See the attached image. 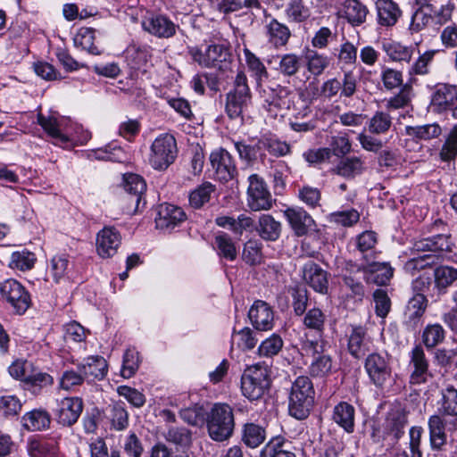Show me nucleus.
I'll return each instance as SVG.
<instances>
[{
  "label": "nucleus",
  "instance_id": "obj_1",
  "mask_svg": "<svg viewBox=\"0 0 457 457\" xmlns=\"http://www.w3.org/2000/svg\"><path fill=\"white\" fill-rule=\"evenodd\" d=\"M315 391L311 378L299 376L292 383L288 398L289 414L296 420L306 419L314 403Z\"/></svg>",
  "mask_w": 457,
  "mask_h": 457
},
{
  "label": "nucleus",
  "instance_id": "obj_2",
  "mask_svg": "<svg viewBox=\"0 0 457 457\" xmlns=\"http://www.w3.org/2000/svg\"><path fill=\"white\" fill-rule=\"evenodd\" d=\"M37 122L44 129L56 145H66L77 134L81 128L73 123L70 118L61 116L56 112L45 115L42 112L37 114Z\"/></svg>",
  "mask_w": 457,
  "mask_h": 457
},
{
  "label": "nucleus",
  "instance_id": "obj_3",
  "mask_svg": "<svg viewBox=\"0 0 457 457\" xmlns=\"http://www.w3.org/2000/svg\"><path fill=\"white\" fill-rule=\"evenodd\" d=\"M252 106V94L244 72H238L234 87L226 96L225 112L229 119L243 120Z\"/></svg>",
  "mask_w": 457,
  "mask_h": 457
},
{
  "label": "nucleus",
  "instance_id": "obj_4",
  "mask_svg": "<svg viewBox=\"0 0 457 457\" xmlns=\"http://www.w3.org/2000/svg\"><path fill=\"white\" fill-rule=\"evenodd\" d=\"M178 156L175 137L169 133L159 135L152 143L147 157L149 165L155 170H166Z\"/></svg>",
  "mask_w": 457,
  "mask_h": 457
},
{
  "label": "nucleus",
  "instance_id": "obj_5",
  "mask_svg": "<svg viewBox=\"0 0 457 457\" xmlns=\"http://www.w3.org/2000/svg\"><path fill=\"white\" fill-rule=\"evenodd\" d=\"M207 428L212 439L222 442L231 436L235 421L232 408L226 403H215L207 414Z\"/></svg>",
  "mask_w": 457,
  "mask_h": 457
},
{
  "label": "nucleus",
  "instance_id": "obj_6",
  "mask_svg": "<svg viewBox=\"0 0 457 457\" xmlns=\"http://www.w3.org/2000/svg\"><path fill=\"white\" fill-rule=\"evenodd\" d=\"M270 386V370L266 365L258 363L251 366L242 375V394L251 401L262 398Z\"/></svg>",
  "mask_w": 457,
  "mask_h": 457
},
{
  "label": "nucleus",
  "instance_id": "obj_7",
  "mask_svg": "<svg viewBox=\"0 0 457 457\" xmlns=\"http://www.w3.org/2000/svg\"><path fill=\"white\" fill-rule=\"evenodd\" d=\"M0 298L10 304L18 314H23L30 305V295L16 279H6L0 283Z\"/></svg>",
  "mask_w": 457,
  "mask_h": 457
},
{
  "label": "nucleus",
  "instance_id": "obj_8",
  "mask_svg": "<svg viewBox=\"0 0 457 457\" xmlns=\"http://www.w3.org/2000/svg\"><path fill=\"white\" fill-rule=\"evenodd\" d=\"M364 368L370 382L377 387H384L391 378L392 368L386 354L370 353L365 360Z\"/></svg>",
  "mask_w": 457,
  "mask_h": 457
},
{
  "label": "nucleus",
  "instance_id": "obj_9",
  "mask_svg": "<svg viewBox=\"0 0 457 457\" xmlns=\"http://www.w3.org/2000/svg\"><path fill=\"white\" fill-rule=\"evenodd\" d=\"M247 204L252 211L269 210L272 206L271 195L263 179L256 174L249 177Z\"/></svg>",
  "mask_w": 457,
  "mask_h": 457
},
{
  "label": "nucleus",
  "instance_id": "obj_10",
  "mask_svg": "<svg viewBox=\"0 0 457 457\" xmlns=\"http://www.w3.org/2000/svg\"><path fill=\"white\" fill-rule=\"evenodd\" d=\"M209 160L218 180L228 182L237 176V170L235 161L227 150L220 148L212 152Z\"/></svg>",
  "mask_w": 457,
  "mask_h": 457
},
{
  "label": "nucleus",
  "instance_id": "obj_11",
  "mask_svg": "<svg viewBox=\"0 0 457 457\" xmlns=\"http://www.w3.org/2000/svg\"><path fill=\"white\" fill-rule=\"evenodd\" d=\"M83 411V402L79 397H64L57 402L55 410L59 424L71 427L75 424Z\"/></svg>",
  "mask_w": 457,
  "mask_h": 457
},
{
  "label": "nucleus",
  "instance_id": "obj_12",
  "mask_svg": "<svg viewBox=\"0 0 457 457\" xmlns=\"http://www.w3.org/2000/svg\"><path fill=\"white\" fill-rule=\"evenodd\" d=\"M123 188L126 193L124 201L130 204L128 212H136L139 209L146 184L142 177L137 174H128L123 179Z\"/></svg>",
  "mask_w": 457,
  "mask_h": 457
},
{
  "label": "nucleus",
  "instance_id": "obj_13",
  "mask_svg": "<svg viewBox=\"0 0 457 457\" xmlns=\"http://www.w3.org/2000/svg\"><path fill=\"white\" fill-rule=\"evenodd\" d=\"M144 30L159 38H169L175 35L177 25L162 14H150L142 21Z\"/></svg>",
  "mask_w": 457,
  "mask_h": 457
},
{
  "label": "nucleus",
  "instance_id": "obj_14",
  "mask_svg": "<svg viewBox=\"0 0 457 457\" xmlns=\"http://www.w3.org/2000/svg\"><path fill=\"white\" fill-rule=\"evenodd\" d=\"M410 367L411 370L410 382L411 384L426 383L429 373V361L420 345H415L410 353Z\"/></svg>",
  "mask_w": 457,
  "mask_h": 457
},
{
  "label": "nucleus",
  "instance_id": "obj_15",
  "mask_svg": "<svg viewBox=\"0 0 457 457\" xmlns=\"http://www.w3.org/2000/svg\"><path fill=\"white\" fill-rule=\"evenodd\" d=\"M121 244V236L114 227H104L96 237V251L103 258L113 256Z\"/></svg>",
  "mask_w": 457,
  "mask_h": 457
},
{
  "label": "nucleus",
  "instance_id": "obj_16",
  "mask_svg": "<svg viewBox=\"0 0 457 457\" xmlns=\"http://www.w3.org/2000/svg\"><path fill=\"white\" fill-rule=\"evenodd\" d=\"M248 317L257 330H270L274 326V312L264 301H255L248 312Z\"/></svg>",
  "mask_w": 457,
  "mask_h": 457
},
{
  "label": "nucleus",
  "instance_id": "obj_17",
  "mask_svg": "<svg viewBox=\"0 0 457 457\" xmlns=\"http://www.w3.org/2000/svg\"><path fill=\"white\" fill-rule=\"evenodd\" d=\"M365 262L358 267V270L367 275V280L377 285H386L393 277V268L386 262H370L367 255H363Z\"/></svg>",
  "mask_w": 457,
  "mask_h": 457
},
{
  "label": "nucleus",
  "instance_id": "obj_18",
  "mask_svg": "<svg viewBox=\"0 0 457 457\" xmlns=\"http://www.w3.org/2000/svg\"><path fill=\"white\" fill-rule=\"evenodd\" d=\"M186 220V213L178 206L164 204L159 208L155 219L156 228L162 230H171Z\"/></svg>",
  "mask_w": 457,
  "mask_h": 457
},
{
  "label": "nucleus",
  "instance_id": "obj_19",
  "mask_svg": "<svg viewBox=\"0 0 457 457\" xmlns=\"http://www.w3.org/2000/svg\"><path fill=\"white\" fill-rule=\"evenodd\" d=\"M284 216L297 237L306 235L314 225L312 216L301 207L287 208Z\"/></svg>",
  "mask_w": 457,
  "mask_h": 457
},
{
  "label": "nucleus",
  "instance_id": "obj_20",
  "mask_svg": "<svg viewBox=\"0 0 457 457\" xmlns=\"http://www.w3.org/2000/svg\"><path fill=\"white\" fill-rule=\"evenodd\" d=\"M457 103V87L450 84H438L431 96V104L438 112L452 109Z\"/></svg>",
  "mask_w": 457,
  "mask_h": 457
},
{
  "label": "nucleus",
  "instance_id": "obj_21",
  "mask_svg": "<svg viewBox=\"0 0 457 457\" xmlns=\"http://www.w3.org/2000/svg\"><path fill=\"white\" fill-rule=\"evenodd\" d=\"M372 342L367 335L366 330L361 327L352 328L348 336V351L352 356L360 359L370 351Z\"/></svg>",
  "mask_w": 457,
  "mask_h": 457
},
{
  "label": "nucleus",
  "instance_id": "obj_22",
  "mask_svg": "<svg viewBox=\"0 0 457 457\" xmlns=\"http://www.w3.org/2000/svg\"><path fill=\"white\" fill-rule=\"evenodd\" d=\"M215 223L224 228L229 229L236 237H241L244 231H252L254 228V220L246 215L240 214L237 218L233 216H219L215 219Z\"/></svg>",
  "mask_w": 457,
  "mask_h": 457
},
{
  "label": "nucleus",
  "instance_id": "obj_23",
  "mask_svg": "<svg viewBox=\"0 0 457 457\" xmlns=\"http://www.w3.org/2000/svg\"><path fill=\"white\" fill-rule=\"evenodd\" d=\"M303 278L315 291L319 293H327L328 291V274L315 262L309 261L303 268Z\"/></svg>",
  "mask_w": 457,
  "mask_h": 457
},
{
  "label": "nucleus",
  "instance_id": "obj_24",
  "mask_svg": "<svg viewBox=\"0 0 457 457\" xmlns=\"http://www.w3.org/2000/svg\"><path fill=\"white\" fill-rule=\"evenodd\" d=\"M26 448L30 457H54L58 452L57 442L54 438L40 436L29 437Z\"/></svg>",
  "mask_w": 457,
  "mask_h": 457
},
{
  "label": "nucleus",
  "instance_id": "obj_25",
  "mask_svg": "<svg viewBox=\"0 0 457 457\" xmlns=\"http://www.w3.org/2000/svg\"><path fill=\"white\" fill-rule=\"evenodd\" d=\"M453 243L451 239V236L439 234L431 237L422 238L416 241L413 245V248L418 252H452Z\"/></svg>",
  "mask_w": 457,
  "mask_h": 457
},
{
  "label": "nucleus",
  "instance_id": "obj_26",
  "mask_svg": "<svg viewBox=\"0 0 457 457\" xmlns=\"http://www.w3.org/2000/svg\"><path fill=\"white\" fill-rule=\"evenodd\" d=\"M78 369L83 372L86 378H93L103 379L107 373V361L99 355L88 356L84 361L78 365Z\"/></svg>",
  "mask_w": 457,
  "mask_h": 457
},
{
  "label": "nucleus",
  "instance_id": "obj_27",
  "mask_svg": "<svg viewBox=\"0 0 457 457\" xmlns=\"http://www.w3.org/2000/svg\"><path fill=\"white\" fill-rule=\"evenodd\" d=\"M376 8L378 23L382 26L395 25L401 16L398 4L392 0H377Z\"/></svg>",
  "mask_w": 457,
  "mask_h": 457
},
{
  "label": "nucleus",
  "instance_id": "obj_28",
  "mask_svg": "<svg viewBox=\"0 0 457 457\" xmlns=\"http://www.w3.org/2000/svg\"><path fill=\"white\" fill-rule=\"evenodd\" d=\"M254 228L258 235L266 241H276L281 234V223L270 214H262Z\"/></svg>",
  "mask_w": 457,
  "mask_h": 457
},
{
  "label": "nucleus",
  "instance_id": "obj_29",
  "mask_svg": "<svg viewBox=\"0 0 457 457\" xmlns=\"http://www.w3.org/2000/svg\"><path fill=\"white\" fill-rule=\"evenodd\" d=\"M354 407L345 402L337 404L333 411L334 421L345 432L353 433L354 430Z\"/></svg>",
  "mask_w": 457,
  "mask_h": 457
},
{
  "label": "nucleus",
  "instance_id": "obj_30",
  "mask_svg": "<svg viewBox=\"0 0 457 457\" xmlns=\"http://www.w3.org/2000/svg\"><path fill=\"white\" fill-rule=\"evenodd\" d=\"M263 97L265 101L270 104L279 108H289L290 100L288 99L291 91L289 88L278 84L269 86L267 88L262 89Z\"/></svg>",
  "mask_w": 457,
  "mask_h": 457
},
{
  "label": "nucleus",
  "instance_id": "obj_31",
  "mask_svg": "<svg viewBox=\"0 0 457 457\" xmlns=\"http://www.w3.org/2000/svg\"><path fill=\"white\" fill-rule=\"evenodd\" d=\"M364 170V162L361 157L351 156L341 159L332 169V172L346 179H353Z\"/></svg>",
  "mask_w": 457,
  "mask_h": 457
},
{
  "label": "nucleus",
  "instance_id": "obj_32",
  "mask_svg": "<svg viewBox=\"0 0 457 457\" xmlns=\"http://www.w3.org/2000/svg\"><path fill=\"white\" fill-rule=\"evenodd\" d=\"M23 426L31 431H40L50 427L51 417L48 411L43 409H35L22 417Z\"/></svg>",
  "mask_w": 457,
  "mask_h": 457
},
{
  "label": "nucleus",
  "instance_id": "obj_33",
  "mask_svg": "<svg viewBox=\"0 0 457 457\" xmlns=\"http://www.w3.org/2000/svg\"><path fill=\"white\" fill-rule=\"evenodd\" d=\"M54 378L46 373L39 370H31L25 378L24 386L33 395H39L44 389L52 386Z\"/></svg>",
  "mask_w": 457,
  "mask_h": 457
},
{
  "label": "nucleus",
  "instance_id": "obj_34",
  "mask_svg": "<svg viewBox=\"0 0 457 457\" xmlns=\"http://www.w3.org/2000/svg\"><path fill=\"white\" fill-rule=\"evenodd\" d=\"M342 12L349 23L353 26H359L366 21L369 11L358 0H347L344 4Z\"/></svg>",
  "mask_w": 457,
  "mask_h": 457
},
{
  "label": "nucleus",
  "instance_id": "obj_35",
  "mask_svg": "<svg viewBox=\"0 0 457 457\" xmlns=\"http://www.w3.org/2000/svg\"><path fill=\"white\" fill-rule=\"evenodd\" d=\"M265 29L269 42L277 47L285 46L290 37L289 29L275 19H271Z\"/></svg>",
  "mask_w": 457,
  "mask_h": 457
},
{
  "label": "nucleus",
  "instance_id": "obj_36",
  "mask_svg": "<svg viewBox=\"0 0 457 457\" xmlns=\"http://www.w3.org/2000/svg\"><path fill=\"white\" fill-rule=\"evenodd\" d=\"M278 60L277 71L286 77L295 76L302 68V57L290 53L277 55Z\"/></svg>",
  "mask_w": 457,
  "mask_h": 457
},
{
  "label": "nucleus",
  "instance_id": "obj_37",
  "mask_svg": "<svg viewBox=\"0 0 457 457\" xmlns=\"http://www.w3.org/2000/svg\"><path fill=\"white\" fill-rule=\"evenodd\" d=\"M382 49L394 62H409L413 54V48L395 41H384Z\"/></svg>",
  "mask_w": 457,
  "mask_h": 457
},
{
  "label": "nucleus",
  "instance_id": "obj_38",
  "mask_svg": "<svg viewBox=\"0 0 457 457\" xmlns=\"http://www.w3.org/2000/svg\"><path fill=\"white\" fill-rule=\"evenodd\" d=\"M428 428L432 448L440 449L446 443L444 420L439 415L431 416L428 420Z\"/></svg>",
  "mask_w": 457,
  "mask_h": 457
},
{
  "label": "nucleus",
  "instance_id": "obj_39",
  "mask_svg": "<svg viewBox=\"0 0 457 457\" xmlns=\"http://www.w3.org/2000/svg\"><path fill=\"white\" fill-rule=\"evenodd\" d=\"M427 302L425 295L420 293H417L409 300L405 316L410 323L415 325L420 320L426 311Z\"/></svg>",
  "mask_w": 457,
  "mask_h": 457
},
{
  "label": "nucleus",
  "instance_id": "obj_40",
  "mask_svg": "<svg viewBox=\"0 0 457 457\" xmlns=\"http://www.w3.org/2000/svg\"><path fill=\"white\" fill-rule=\"evenodd\" d=\"M266 439L264 428L254 423H246L242 432L243 442L251 448L258 447Z\"/></svg>",
  "mask_w": 457,
  "mask_h": 457
},
{
  "label": "nucleus",
  "instance_id": "obj_41",
  "mask_svg": "<svg viewBox=\"0 0 457 457\" xmlns=\"http://www.w3.org/2000/svg\"><path fill=\"white\" fill-rule=\"evenodd\" d=\"M259 146L265 149L275 157H283L290 154L291 146L286 141H281L275 137L264 136L259 139Z\"/></svg>",
  "mask_w": 457,
  "mask_h": 457
},
{
  "label": "nucleus",
  "instance_id": "obj_42",
  "mask_svg": "<svg viewBox=\"0 0 457 457\" xmlns=\"http://www.w3.org/2000/svg\"><path fill=\"white\" fill-rule=\"evenodd\" d=\"M74 45L92 54H101L98 46L95 45V29L92 28H80L74 37Z\"/></svg>",
  "mask_w": 457,
  "mask_h": 457
},
{
  "label": "nucleus",
  "instance_id": "obj_43",
  "mask_svg": "<svg viewBox=\"0 0 457 457\" xmlns=\"http://www.w3.org/2000/svg\"><path fill=\"white\" fill-rule=\"evenodd\" d=\"M108 419L116 430H123L129 425V413L123 402H114L109 405Z\"/></svg>",
  "mask_w": 457,
  "mask_h": 457
},
{
  "label": "nucleus",
  "instance_id": "obj_44",
  "mask_svg": "<svg viewBox=\"0 0 457 457\" xmlns=\"http://www.w3.org/2000/svg\"><path fill=\"white\" fill-rule=\"evenodd\" d=\"M406 416L395 411L388 413L384 427L387 436H392L394 439L399 438L403 433V428L406 425Z\"/></svg>",
  "mask_w": 457,
  "mask_h": 457
},
{
  "label": "nucleus",
  "instance_id": "obj_45",
  "mask_svg": "<svg viewBox=\"0 0 457 457\" xmlns=\"http://www.w3.org/2000/svg\"><path fill=\"white\" fill-rule=\"evenodd\" d=\"M438 254L426 253L411 258L404 264L406 273L414 276L418 271L423 270L438 261Z\"/></svg>",
  "mask_w": 457,
  "mask_h": 457
},
{
  "label": "nucleus",
  "instance_id": "obj_46",
  "mask_svg": "<svg viewBox=\"0 0 457 457\" xmlns=\"http://www.w3.org/2000/svg\"><path fill=\"white\" fill-rule=\"evenodd\" d=\"M257 343L256 333L248 327L243 328L238 331L234 330L233 332L232 344H236L243 351L253 349Z\"/></svg>",
  "mask_w": 457,
  "mask_h": 457
},
{
  "label": "nucleus",
  "instance_id": "obj_47",
  "mask_svg": "<svg viewBox=\"0 0 457 457\" xmlns=\"http://www.w3.org/2000/svg\"><path fill=\"white\" fill-rule=\"evenodd\" d=\"M215 245L218 254L228 261L236 260L237 250L232 238L225 232L215 237Z\"/></svg>",
  "mask_w": 457,
  "mask_h": 457
},
{
  "label": "nucleus",
  "instance_id": "obj_48",
  "mask_svg": "<svg viewBox=\"0 0 457 457\" xmlns=\"http://www.w3.org/2000/svg\"><path fill=\"white\" fill-rule=\"evenodd\" d=\"M438 411L444 415L457 416V389L447 386L442 391Z\"/></svg>",
  "mask_w": 457,
  "mask_h": 457
},
{
  "label": "nucleus",
  "instance_id": "obj_49",
  "mask_svg": "<svg viewBox=\"0 0 457 457\" xmlns=\"http://www.w3.org/2000/svg\"><path fill=\"white\" fill-rule=\"evenodd\" d=\"M405 131L408 136L417 139L430 140L441 134V128L439 125L433 123L422 126H407Z\"/></svg>",
  "mask_w": 457,
  "mask_h": 457
},
{
  "label": "nucleus",
  "instance_id": "obj_50",
  "mask_svg": "<svg viewBox=\"0 0 457 457\" xmlns=\"http://www.w3.org/2000/svg\"><path fill=\"white\" fill-rule=\"evenodd\" d=\"M260 457H296L295 454L285 448L282 437L272 438L261 451Z\"/></svg>",
  "mask_w": 457,
  "mask_h": 457
},
{
  "label": "nucleus",
  "instance_id": "obj_51",
  "mask_svg": "<svg viewBox=\"0 0 457 457\" xmlns=\"http://www.w3.org/2000/svg\"><path fill=\"white\" fill-rule=\"evenodd\" d=\"M422 342L428 349H432L445 339V329L440 324H429L422 332Z\"/></svg>",
  "mask_w": 457,
  "mask_h": 457
},
{
  "label": "nucleus",
  "instance_id": "obj_52",
  "mask_svg": "<svg viewBox=\"0 0 457 457\" xmlns=\"http://www.w3.org/2000/svg\"><path fill=\"white\" fill-rule=\"evenodd\" d=\"M440 158L444 162L454 160L457 156V124L454 125L445 136V142L440 149Z\"/></svg>",
  "mask_w": 457,
  "mask_h": 457
},
{
  "label": "nucleus",
  "instance_id": "obj_53",
  "mask_svg": "<svg viewBox=\"0 0 457 457\" xmlns=\"http://www.w3.org/2000/svg\"><path fill=\"white\" fill-rule=\"evenodd\" d=\"M140 364L139 353L135 349L129 348L123 355L120 374L124 378H132L137 371Z\"/></svg>",
  "mask_w": 457,
  "mask_h": 457
},
{
  "label": "nucleus",
  "instance_id": "obj_54",
  "mask_svg": "<svg viewBox=\"0 0 457 457\" xmlns=\"http://www.w3.org/2000/svg\"><path fill=\"white\" fill-rule=\"evenodd\" d=\"M434 277L436 287L445 290L457 279V270L450 266H440L435 270Z\"/></svg>",
  "mask_w": 457,
  "mask_h": 457
},
{
  "label": "nucleus",
  "instance_id": "obj_55",
  "mask_svg": "<svg viewBox=\"0 0 457 457\" xmlns=\"http://www.w3.org/2000/svg\"><path fill=\"white\" fill-rule=\"evenodd\" d=\"M70 266L71 262L67 254H56L52 258L50 262L49 271L54 279L58 282L61 278H63L67 275L70 270Z\"/></svg>",
  "mask_w": 457,
  "mask_h": 457
},
{
  "label": "nucleus",
  "instance_id": "obj_56",
  "mask_svg": "<svg viewBox=\"0 0 457 457\" xmlns=\"http://www.w3.org/2000/svg\"><path fill=\"white\" fill-rule=\"evenodd\" d=\"M245 57L249 70L253 72L257 84L260 86L263 79H268V71L261 60L248 49L245 50Z\"/></svg>",
  "mask_w": 457,
  "mask_h": 457
},
{
  "label": "nucleus",
  "instance_id": "obj_57",
  "mask_svg": "<svg viewBox=\"0 0 457 457\" xmlns=\"http://www.w3.org/2000/svg\"><path fill=\"white\" fill-rule=\"evenodd\" d=\"M215 187L210 182H204L197 187L189 195V203L194 208H200L209 202L211 194Z\"/></svg>",
  "mask_w": 457,
  "mask_h": 457
},
{
  "label": "nucleus",
  "instance_id": "obj_58",
  "mask_svg": "<svg viewBox=\"0 0 457 457\" xmlns=\"http://www.w3.org/2000/svg\"><path fill=\"white\" fill-rule=\"evenodd\" d=\"M392 125L391 116L384 112H376L369 121V131L372 134H384Z\"/></svg>",
  "mask_w": 457,
  "mask_h": 457
},
{
  "label": "nucleus",
  "instance_id": "obj_59",
  "mask_svg": "<svg viewBox=\"0 0 457 457\" xmlns=\"http://www.w3.org/2000/svg\"><path fill=\"white\" fill-rule=\"evenodd\" d=\"M328 220L330 223L342 225L344 227H352L360 220V213L355 209L335 212L328 215Z\"/></svg>",
  "mask_w": 457,
  "mask_h": 457
},
{
  "label": "nucleus",
  "instance_id": "obj_60",
  "mask_svg": "<svg viewBox=\"0 0 457 457\" xmlns=\"http://www.w3.org/2000/svg\"><path fill=\"white\" fill-rule=\"evenodd\" d=\"M242 258L249 265L260 264L262 261V243L257 240H248L245 244Z\"/></svg>",
  "mask_w": 457,
  "mask_h": 457
},
{
  "label": "nucleus",
  "instance_id": "obj_61",
  "mask_svg": "<svg viewBox=\"0 0 457 457\" xmlns=\"http://www.w3.org/2000/svg\"><path fill=\"white\" fill-rule=\"evenodd\" d=\"M164 437L168 442L182 447L191 443V432L186 428L170 427Z\"/></svg>",
  "mask_w": 457,
  "mask_h": 457
},
{
  "label": "nucleus",
  "instance_id": "obj_62",
  "mask_svg": "<svg viewBox=\"0 0 457 457\" xmlns=\"http://www.w3.org/2000/svg\"><path fill=\"white\" fill-rule=\"evenodd\" d=\"M86 377L79 370L78 371L67 370L59 379V387L66 391L74 390L75 387L82 385Z\"/></svg>",
  "mask_w": 457,
  "mask_h": 457
},
{
  "label": "nucleus",
  "instance_id": "obj_63",
  "mask_svg": "<svg viewBox=\"0 0 457 457\" xmlns=\"http://www.w3.org/2000/svg\"><path fill=\"white\" fill-rule=\"evenodd\" d=\"M181 419L193 426L204 424L206 411L202 405L194 404L191 407L182 409L179 412Z\"/></svg>",
  "mask_w": 457,
  "mask_h": 457
},
{
  "label": "nucleus",
  "instance_id": "obj_64",
  "mask_svg": "<svg viewBox=\"0 0 457 457\" xmlns=\"http://www.w3.org/2000/svg\"><path fill=\"white\" fill-rule=\"evenodd\" d=\"M282 347V338L278 335L273 334L261 343L258 353L261 356L272 357L277 355L281 351Z\"/></svg>",
  "mask_w": 457,
  "mask_h": 457
}]
</instances>
